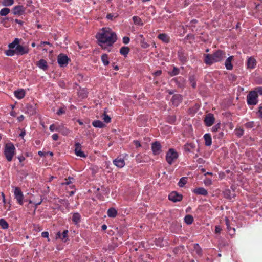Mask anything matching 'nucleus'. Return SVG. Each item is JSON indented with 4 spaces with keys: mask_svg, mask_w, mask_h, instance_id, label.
Instances as JSON below:
<instances>
[{
    "mask_svg": "<svg viewBox=\"0 0 262 262\" xmlns=\"http://www.w3.org/2000/svg\"><path fill=\"white\" fill-rule=\"evenodd\" d=\"M224 135V133L223 132H221L219 133L218 135H216V136H217L219 139H222Z\"/></svg>",
    "mask_w": 262,
    "mask_h": 262,
    "instance_id": "61",
    "label": "nucleus"
},
{
    "mask_svg": "<svg viewBox=\"0 0 262 262\" xmlns=\"http://www.w3.org/2000/svg\"><path fill=\"white\" fill-rule=\"evenodd\" d=\"M0 226L4 229H8L9 227L8 223L4 219H0Z\"/></svg>",
    "mask_w": 262,
    "mask_h": 262,
    "instance_id": "37",
    "label": "nucleus"
},
{
    "mask_svg": "<svg viewBox=\"0 0 262 262\" xmlns=\"http://www.w3.org/2000/svg\"><path fill=\"white\" fill-rule=\"evenodd\" d=\"M140 43L143 48H147L149 47V45L145 41V38L140 40Z\"/></svg>",
    "mask_w": 262,
    "mask_h": 262,
    "instance_id": "49",
    "label": "nucleus"
},
{
    "mask_svg": "<svg viewBox=\"0 0 262 262\" xmlns=\"http://www.w3.org/2000/svg\"><path fill=\"white\" fill-rule=\"evenodd\" d=\"M57 132L61 133L62 135L64 136L67 135L70 133V130L62 125L58 126Z\"/></svg>",
    "mask_w": 262,
    "mask_h": 262,
    "instance_id": "24",
    "label": "nucleus"
},
{
    "mask_svg": "<svg viewBox=\"0 0 262 262\" xmlns=\"http://www.w3.org/2000/svg\"><path fill=\"white\" fill-rule=\"evenodd\" d=\"M10 12V9L8 8H4L0 10L1 16H6Z\"/></svg>",
    "mask_w": 262,
    "mask_h": 262,
    "instance_id": "40",
    "label": "nucleus"
},
{
    "mask_svg": "<svg viewBox=\"0 0 262 262\" xmlns=\"http://www.w3.org/2000/svg\"><path fill=\"white\" fill-rule=\"evenodd\" d=\"M101 117L104 122L108 123L111 122V118L106 114V112L102 114Z\"/></svg>",
    "mask_w": 262,
    "mask_h": 262,
    "instance_id": "41",
    "label": "nucleus"
},
{
    "mask_svg": "<svg viewBox=\"0 0 262 262\" xmlns=\"http://www.w3.org/2000/svg\"><path fill=\"white\" fill-rule=\"evenodd\" d=\"M15 96L19 99H21L24 97L25 92L24 90L21 89L14 92Z\"/></svg>",
    "mask_w": 262,
    "mask_h": 262,
    "instance_id": "23",
    "label": "nucleus"
},
{
    "mask_svg": "<svg viewBox=\"0 0 262 262\" xmlns=\"http://www.w3.org/2000/svg\"><path fill=\"white\" fill-rule=\"evenodd\" d=\"M69 58L63 54H60L58 55L57 61L61 67H64L68 64Z\"/></svg>",
    "mask_w": 262,
    "mask_h": 262,
    "instance_id": "6",
    "label": "nucleus"
},
{
    "mask_svg": "<svg viewBox=\"0 0 262 262\" xmlns=\"http://www.w3.org/2000/svg\"><path fill=\"white\" fill-rule=\"evenodd\" d=\"M75 154L77 156L85 158L86 157V155L81 150V145L78 143H75V149H74Z\"/></svg>",
    "mask_w": 262,
    "mask_h": 262,
    "instance_id": "11",
    "label": "nucleus"
},
{
    "mask_svg": "<svg viewBox=\"0 0 262 262\" xmlns=\"http://www.w3.org/2000/svg\"><path fill=\"white\" fill-rule=\"evenodd\" d=\"M215 121V118L212 114L209 113L206 115L204 118V122L207 126H211L213 125Z\"/></svg>",
    "mask_w": 262,
    "mask_h": 262,
    "instance_id": "10",
    "label": "nucleus"
},
{
    "mask_svg": "<svg viewBox=\"0 0 262 262\" xmlns=\"http://www.w3.org/2000/svg\"><path fill=\"white\" fill-rule=\"evenodd\" d=\"M113 164L117 167L121 168L124 166L125 163L123 159L118 157L113 161Z\"/></svg>",
    "mask_w": 262,
    "mask_h": 262,
    "instance_id": "16",
    "label": "nucleus"
},
{
    "mask_svg": "<svg viewBox=\"0 0 262 262\" xmlns=\"http://www.w3.org/2000/svg\"><path fill=\"white\" fill-rule=\"evenodd\" d=\"M176 117L175 116H171L170 117H169V121L171 123H173L175 121H176Z\"/></svg>",
    "mask_w": 262,
    "mask_h": 262,
    "instance_id": "60",
    "label": "nucleus"
},
{
    "mask_svg": "<svg viewBox=\"0 0 262 262\" xmlns=\"http://www.w3.org/2000/svg\"><path fill=\"white\" fill-rule=\"evenodd\" d=\"M256 91L255 92H256V93H257V94L258 95V94L262 95V87H258L257 88H256Z\"/></svg>",
    "mask_w": 262,
    "mask_h": 262,
    "instance_id": "56",
    "label": "nucleus"
},
{
    "mask_svg": "<svg viewBox=\"0 0 262 262\" xmlns=\"http://www.w3.org/2000/svg\"><path fill=\"white\" fill-rule=\"evenodd\" d=\"M258 113L259 114V117L262 119V105L258 107Z\"/></svg>",
    "mask_w": 262,
    "mask_h": 262,
    "instance_id": "57",
    "label": "nucleus"
},
{
    "mask_svg": "<svg viewBox=\"0 0 262 262\" xmlns=\"http://www.w3.org/2000/svg\"><path fill=\"white\" fill-rule=\"evenodd\" d=\"M196 145L193 143H187L184 146L183 149L186 152H193L195 149Z\"/></svg>",
    "mask_w": 262,
    "mask_h": 262,
    "instance_id": "14",
    "label": "nucleus"
},
{
    "mask_svg": "<svg viewBox=\"0 0 262 262\" xmlns=\"http://www.w3.org/2000/svg\"><path fill=\"white\" fill-rule=\"evenodd\" d=\"M14 194L15 196V198L16 199L17 202L20 205H23L24 195L21 190L19 187H15L14 192Z\"/></svg>",
    "mask_w": 262,
    "mask_h": 262,
    "instance_id": "7",
    "label": "nucleus"
},
{
    "mask_svg": "<svg viewBox=\"0 0 262 262\" xmlns=\"http://www.w3.org/2000/svg\"><path fill=\"white\" fill-rule=\"evenodd\" d=\"M19 43V40L18 38H15L14 40L11 43H10L8 46L9 48L11 49H13L14 48H16V47L18 45Z\"/></svg>",
    "mask_w": 262,
    "mask_h": 262,
    "instance_id": "36",
    "label": "nucleus"
},
{
    "mask_svg": "<svg viewBox=\"0 0 262 262\" xmlns=\"http://www.w3.org/2000/svg\"><path fill=\"white\" fill-rule=\"evenodd\" d=\"M258 97V95L257 93L255 91H251L249 93V94L247 95V103L249 105H255L257 103V98Z\"/></svg>",
    "mask_w": 262,
    "mask_h": 262,
    "instance_id": "5",
    "label": "nucleus"
},
{
    "mask_svg": "<svg viewBox=\"0 0 262 262\" xmlns=\"http://www.w3.org/2000/svg\"><path fill=\"white\" fill-rule=\"evenodd\" d=\"M117 15L115 13H108L106 15V18L108 19L113 20L114 18H115L117 17Z\"/></svg>",
    "mask_w": 262,
    "mask_h": 262,
    "instance_id": "50",
    "label": "nucleus"
},
{
    "mask_svg": "<svg viewBox=\"0 0 262 262\" xmlns=\"http://www.w3.org/2000/svg\"><path fill=\"white\" fill-rule=\"evenodd\" d=\"M245 126L247 128H252L254 127V123L253 121L248 122L245 124Z\"/></svg>",
    "mask_w": 262,
    "mask_h": 262,
    "instance_id": "48",
    "label": "nucleus"
},
{
    "mask_svg": "<svg viewBox=\"0 0 262 262\" xmlns=\"http://www.w3.org/2000/svg\"><path fill=\"white\" fill-rule=\"evenodd\" d=\"M256 63V59L253 57H250L247 59L246 65L248 69H254Z\"/></svg>",
    "mask_w": 262,
    "mask_h": 262,
    "instance_id": "18",
    "label": "nucleus"
},
{
    "mask_svg": "<svg viewBox=\"0 0 262 262\" xmlns=\"http://www.w3.org/2000/svg\"><path fill=\"white\" fill-rule=\"evenodd\" d=\"M25 12V8L21 5L15 6L13 9V13L15 15H21Z\"/></svg>",
    "mask_w": 262,
    "mask_h": 262,
    "instance_id": "17",
    "label": "nucleus"
},
{
    "mask_svg": "<svg viewBox=\"0 0 262 262\" xmlns=\"http://www.w3.org/2000/svg\"><path fill=\"white\" fill-rule=\"evenodd\" d=\"M194 249L196 254L200 256L202 255V250L201 248L200 247L198 244H195L194 245Z\"/></svg>",
    "mask_w": 262,
    "mask_h": 262,
    "instance_id": "39",
    "label": "nucleus"
},
{
    "mask_svg": "<svg viewBox=\"0 0 262 262\" xmlns=\"http://www.w3.org/2000/svg\"><path fill=\"white\" fill-rule=\"evenodd\" d=\"M147 160V157L144 155L143 156L141 154H138L136 156V161L138 163L145 162Z\"/></svg>",
    "mask_w": 262,
    "mask_h": 262,
    "instance_id": "25",
    "label": "nucleus"
},
{
    "mask_svg": "<svg viewBox=\"0 0 262 262\" xmlns=\"http://www.w3.org/2000/svg\"><path fill=\"white\" fill-rule=\"evenodd\" d=\"M193 192L198 195H202L204 196H206L208 194V192L206 189H205L203 187H199L193 190Z\"/></svg>",
    "mask_w": 262,
    "mask_h": 262,
    "instance_id": "19",
    "label": "nucleus"
},
{
    "mask_svg": "<svg viewBox=\"0 0 262 262\" xmlns=\"http://www.w3.org/2000/svg\"><path fill=\"white\" fill-rule=\"evenodd\" d=\"M15 50L16 54L18 55H23L29 52V49L27 47H23L19 44L16 47Z\"/></svg>",
    "mask_w": 262,
    "mask_h": 262,
    "instance_id": "12",
    "label": "nucleus"
},
{
    "mask_svg": "<svg viewBox=\"0 0 262 262\" xmlns=\"http://www.w3.org/2000/svg\"><path fill=\"white\" fill-rule=\"evenodd\" d=\"M182 96L180 94L174 95L171 99V102L173 105L174 106H178L179 104L182 102Z\"/></svg>",
    "mask_w": 262,
    "mask_h": 262,
    "instance_id": "15",
    "label": "nucleus"
},
{
    "mask_svg": "<svg viewBox=\"0 0 262 262\" xmlns=\"http://www.w3.org/2000/svg\"><path fill=\"white\" fill-rule=\"evenodd\" d=\"M189 81H190V82L192 88H195L196 86V80H195V76L193 75L190 76Z\"/></svg>",
    "mask_w": 262,
    "mask_h": 262,
    "instance_id": "43",
    "label": "nucleus"
},
{
    "mask_svg": "<svg viewBox=\"0 0 262 262\" xmlns=\"http://www.w3.org/2000/svg\"><path fill=\"white\" fill-rule=\"evenodd\" d=\"M244 129H242V128H236L235 130V135L238 137H241L242 136H243V134H244Z\"/></svg>",
    "mask_w": 262,
    "mask_h": 262,
    "instance_id": "46",
    "label": "nucleus"
},
{
    "mask_svg": "<svg viewBox=\"0 0 262 262\" xmlns=\"http://www.w3.org/2000/svg\"><path fill=\"white\" fill-rule=\"evenodd\" d=\"M133 20L135 25H138V26H143V23L142 22L141 19L137 16H134L133 17Z\"/></svg>",
    "mask_w": 262,
    "mask_h": 262,
    "instance_id": "32",
    "label": "nucleus"
},
{
    "mask_svg": "<svg viewBox=\"0 0 262 262\" xmlns=\"http://www.w3.org/2000/svg\"><path fill=\"white\" fill-rule=\"evenodd\" d=\"M223 194L224 198L229 200L232 199V198L235 196V194L233 193H231V190L229 189H226L223 191Z\"/></svg>",
    "mask_w": 262,
    "mask_h": 262,
    "instance_id": "21",
    "label": "nucleus"
},
{
    "mask_svg": "<svg viewBox=\"0 0 262 262\" xmlns=\"http://www.w3.org/2000/svg\"><path fill=\"white\" fill-rule=\"evenodd\" d=\"M25 113L29 115H33L36 113V104L34 103H28L24 108Z\"/></svg>",
    "mask_w": 262,
    "mask_h": 262,
    "instance_id": "8",
    "label": "nucleus"
},
{
    "mask_svg": "<svg viewBox=\"0 0 262 262\" xmlns=\"http://www.w3.org/2000/svg\"><path fill=\"white\" fill-rule=\"evenodd\" d=\"M168 198L170 201L177 202L181 201L183 199V196L176 191H173L169 194Z\"/></svg>",
    "mask_w": 262,
    "mask_h": 262,
    "instance_id": "9",
    "label": "nucleus"
},
{
    "mask_svg": "<svg viewBox=\"0 0 262 262\" xmlns=\"http://www.w3.org/2000/svg\"><path fill=\"white\" fill-rule=\"evenodd\" d=\"M226 57V56L225 51L221 50H217L212 54H204V62L207 65L211 66L215 62L223 61Z\"/></svg>",
    "mask_w": 262,
    "mask_h": 262,
    "instance_id": "2",
    "label": "nucleus"
},
{
    "mask_svg": "<svg viewBox=\"0 0 262 262\" xmlns=\"http://www.w3.org/2000/svg\"><path fill=\"white\" fill-rule=\"evenodd\" d=\"M5 53L8 56H12L14 55L15 54H16V50L9 49L6 51Z\"/></svg>",
    "mask_w": 262,
    "mask_h": 262,
    "instance_id": "45",
    "label": "nucleus"
},
{
    "mask_svg": "<svg viewBox=\"0 0 262 262\" xmlns=\"http://www.w3.org/2000/svg\"><path fill=\"white\" fill-rule=\"evenodd\" d=\"M162 73V72L161 70L157 71L155 72L154 74L156 76H160Z\"/></svg>",
    "mask_w": 262,
    "mask_h": 262,
    "instance_id": "64",
    "label": "nucleus"
},
{
    "mask_svg": "<svg viewBox=\"0 0 262 262\" xmlns=\"http://www.w3.org/2000/svg\"><path fill=\"white\" fill-rule=\"evenodd\" d=\"M179 72H180V70L178 68H177L176 67H173V70L171 71H169L168 74L171 76H174L178 75V74L179 73Z\"/></svg>",
    "mask_w": 262,
    "mask_h": 262,
    "instance_id": "38",
    "label": "nucleus"
},
{
    "mask_svg": "<svg viewBox=\"0 0 262 262\" xmlns=\"http://www.w3.org/2000/svg\"><path fill=\"white\" fill-rule=\"evenodd\" d=\"M68 233V231L67 230H64L62 233H60V232H58L57 236L59 238H61L62 240H64V242L66 241V238L67 237V234Z\"/></svg>",
    "mask_w": 262,
    "mask_h": 262,
    "instance_id": "33",
    "label": "nucleus"
},
{
    "mask_svg": "<svg viewBox=\"0 0 262 262\" xmlns=\"http://www.w3.org/2000/svg\"><path fill=\"white\" fill-rule=\"evenodd\" d=\"M80 215L78 213H74L73 214L72 220L75 224H77L80 222Z\"/></svg>",
    "mask_w": 262,
    "mask_h": 262,
    "instance_id": "31",
    "label": "nucleus"
},
{
    "mask_svg": "<svg viewBox=\"0 0 262 262\" xmlns=\"http://www.w3.org/2000/svg\"><path fill=\"white\" fill-rule=\"evenodd\" d=\"M184 221L187 225H190L193 222L194 219L191 215L188 214L185 216Z\"/></svg>",
    "mask_w": 262,
    "mask_h": 262,
    "instance_id": "34",
    "label": "nucleus"
},
{
    "mask_svg": "<svg viewBox=\"0 0 262 262\" xmlns=\"http://www.w3.org/2000/svg\"><path fill=\"white\" fill-rule=\"evenodd\" d=\"M178 158V154L173 149L170 148L169 149L166 155V160L167 163L171 165L173 161Z\"/></svg>",
    "mask_w": 262,
    "mask_h": 262,
    "instance_id": "4",
    "label": "nucleus"
},
{
    "mask_svg": "<svg viewBox=\"0 0 262 262\" xmlns=\"http://www.w3.org/2000/svg\"><path fill=\"white\" fill-rule=\"evenodd\" d=\"M129 52V48L128 47L124 46L120 48V53L124 57H126Z\"/></svg>",
    "mask_w": 262,
    "mask_h": 262,
    "instance_id": "28",
    "label": "nucleus"
},
{
    "mask_svg": "<svg viewBox=\"0 0 262 262\" xmlns=\"http://www.w3.org/2000/svg\"><path fill=\"white\" fill-rule=\"evenodd\" d=\"M197 162L199 164H204L205 161L202 158H200L197 160Z\"/></svg>",
    "mask_w": 262,
    "mask_h": 262,
    "instance_id": "63",
    "label": "nucleus"
},
{
    "mask_svg": "<svg viewBox=\"0 0 262 262\" xmlns=\"http://www.w3.org/2000/svg\"><path fill=\"white\" fill-rule=\"evenodd\" d=\"M37 66L39 68L45 71L48 68L47 62L44 59H40L39 60L37 63Z\"/></svg>",
    "mask_w": 262,
    "mask_h": 262,
    "instance_id": "20",
    "label": "nucleus"
},
{
    "mask_svg": "<svg viewBox=\"0 0 262 262\" xmlns=\"http://www.w3.org/2000/svg\"><path fill=\"white\" fill-rule=\"evenodd\" d=\"M41 236L43 238H47L49 236V233L47 231H44L41 233Z\"/></svg>",
    "mask_w": 262,
    "mask_h": 262,
    "instance_id": "59",
    "label": "nucleus"
},
{
    "mask_svg": "<svg viewBox=\"0 0 262 262\" xmlns=\"http://www.w3.org/2000/svg\"><path fill=\"white\" fill-rule=\"evenodd\" d=\"M66 112L65 108L63 107H60L57 112L58 115H61L64 114Z\"/></svg>",
    "mask_w": 262,
    "mask_h": 262,
    "instance_id": "53",
    "label": "nucleus"
},
{
    "mask_svg": "<svg viewBox=\"0 0 262 262\" xmlns=\"http://www.w3.org/2000/svg\"><path fill=\"white\" fill-rule=\"evenodd\" d=\"M220 128V123H219L212 127V131L213 132H217Z\"/></svg>",
    "mask_w": 262,
    "mask_h": 262,
    "instance_id": "51",
    "label": "nucleus"
},
{
    "mask_svg": "<svg viewBox=\"0 0 262 262\" xmlns=\"http://www.w3.org/2000/svg\"><path fill=\"white\" fill-rule=\"evenodd\" d=\"M58 134H54L53 135H52V139H53V140L54 141H56L58 139Z\"/></svg>",
    "mask_w": 262,
    "mask_h": 262,
    "instance_id": "62",
    "label": "nucleus"
},
{
    "mask_svg": "<svg viewBox=\"0 0 262 262\" xmlns=\"http://www.w3.org/2000/svg\"><path fill=\"white\" fill-rule=\"evenodd\" d=\"M221 231V228L219 226H216L215 227V233H220Z\"/></svg>",
    "mask_w": 262,
    "mask_h": 262,
    "instance_id": "58",
    "label": "nucleus"
},
{
    "mask_svg": "<svg viewBox=\"0 0 262 262\" xmlns=\"http://www.w3.org/2000/svg\"><path fill=\"white\" fill-rule=\"evenodd\" d=\"M14 0H4L3 2V4L5 6H10L13 4Z\"/></svg>",
    "mask_w": 262,
    "mask_h": 262,
    "instance_id": "47",
    "label": "nucleus"
},
{
    "mask_svg": "<svg viewBox=\"0 0 262 262\" xmlns=\"http://www.w3.org/2000/svg\"><path fill=\"white\" fill-rule=\"evenodd\" d=\"M204 139L205 140V145L207 146H209L212 144V139L211 136L209 134H205L204 135Z\"/></svg>",
    "mask_w": 262,
    "mask_h": 262,
    "instance_id": "22",
    "label": "nucleus"
},
{
    "mask_svg": "<svg viewBox=\"0 0 262 262\" xmlns=\"http://www.w3.org/2000/svg\"><path fill=\"white\" fill-rule=\"evenodd\" d=\"M225 65L226 67V68L228 70H231L233 69V65L232 64V63L229 60L226 59L225 61Z\"/></svg>",
    "mask_w": 262,
    "mask_h": 262,
    "instance_id": "44",
    "label": "nucleus"
},
{
    "mask_svg": "<svg viewBox=\"0 0 262 262\" xmlns=\"http://www.w3.org/2000/svg\"><path fill=\"white\" fill-rule=\"evenodd\" d=\"M187 179V178L186 177H183L180 179L178 183L180 187H183L186 184Z\"/></svg>",
    "mask_w": 262,
    "mask_h": 262,
    "instance_id": "42",
    "label": "nucleus"
},
{
    "mask_svg": "<svg viewBox=\"0 0 262 262\" xmlns=\"http://www.w3.org/2000/svg\"><path fill=\"white\" fill-rule=\"evenodd\" d=\"M158 38L165 43H167L169 41V38L168 36L165 33L159 34Z\"/></svg>",
    "mask_w": 262,
    "mask_h": 262,
    "instance_id": "30",
    "label": "nucleus"
},
{
    "mask_svg": "<svg viewBox=\"0 0 262 262\" xmlns=\"http://www.w3.org/2000/svg\"><path fill=\"white\" fill-rule=\"evenodd\" d=\"M117 214V210L114 208H111L107 210V215L110 217H115Z\"/></svg>",
    "mask_w": 262,
    "mask_h": 262,
    "instance_id": "29",
    "label": "nucleus"
},
{
    "mask_svg": "<svg viewBox=\"0 0 262 262\" xmlns=\"http://www.w3.org/2000/svg\"><path fill=\"white\" fill-rule=\"evenodd\" d=\"M92 125L95 127L97 128H104L105 126V125L100 120H95L92 122Z\"/></svg>",
    "mask_w": 262,
    "mask_h": 262,
    "instance_id": "26",
    "label": "nucleus"
},
{
    "mask_svg": "<svg viewBox=\"0 0 262 262\" xmlns=\"http://www.w3.org/2000/svg\"><path fill=\"white\" fill-rule=\"evenodd\" d=\"M96 37L98 41L102 43H100L99 45L103 48H105V47H104L102 44L106 43L108 46H112L117 40L116 33L112 32L109 28H102L101 31L97 33Z\"/></svg>",
    "mask_w": 262,
    "mask_h": 262,
    "instance_id": "1",
    "label": "nucleus"
},
{
    "mask_svg": "<svg viewBox=\"0 0 262 262\" xmlns=\"http://www.w3.org/2000/svg\"><path fill=\"white\" fill-rule=\"evenodd\" d=\"M184 246H180V247H178L177 248H176L174 250H173V252L177 254L179 250H183L184 249Z\"/></svg>",
    "mask_w": 262,
    "mask_h": 262,
    "instance_id": "54",
    "label": "nucleus"
},
{
    "mask_svg": "<svg viewBox=\"0 0 262 262\" xmlns=\"http://www.w3.org/2000/svg\"><path fill=\"white\" fill-rule=\"evenodd\" d=\"M130 39L128 37L125 36L123 38V42L124 44H127L129 43Z\"/></svg>",
    "mask_w": 262,
    "mask_h": 262,
    "instance_id": "55",
    "label": "nucleus"
},
{
    "mask_svg": "<svg viewBox=\"0 0 262 262\" xmlns=\"http://www.w3.org/2000/svg\"><path fill=\"white\" fill-rule=\"evenodd\" d=\"M15 152V148L13 143H8L5 145L4 154L8 161L10 162L12 161Z\"/></svg>",
    "mask_w": 262,
    "mask_h": 262,
    "instance_id": "3",
    "label": "nucleus"
},
{
    "mask_svg": "<svg viewBox=\"0 0 262 262\" xmlns=\"http://www.w3.org/2000/svg\"><path fill=\"white\" fill-rule=\"evenodd\" d=\"M151 149L154 155H159L161 151L160 143L158 141L152 143L151 144Z\"/></svg>",
    "mask_w": 262,
    "mask_h": 262,
    "instance_id": "13",
    "label": "nucleus"
},
{
    "mask_svg": "<svg viewBox=\"0 0 262 262\" xmlns=\"http://www.w3.org/2000/svg\"><path fill=\"white\" fill-rule=\"evenodd\" d=\"M101 60L104 66H107L109 64L108 55L106 54H103L101 56Z\"/></svg>",
    "mask_w": 262,
    "mask_h": 262,
    "instance_id": "35",
    "label": "nucleus"
},
{
    "mask_svg": "<svg viewBox=\"0 0 262 262\" xmlns=\"http://www.w3.org/2000/svg\"><path fill=\"white\" fill-rule=\"evenodd\" d=\"M178 56L179 59L182 62L184 63L187 61V57L182 51H180L178 52Z\"/></svg>",
    "mask_w": 262,
    "mask_h": 262,
    "instance_id": "27",
    "label": "nucleus"
},
{
    "mask_svg": "<svg viewBox=\"0 0 262 262\" xmlns=\"http://www.w3.org/2000/svg\"><path fill=\"white\" fill-rule=\"evenodd\" d=\"M49 129L52 132H54V131L57 132L58 126H56V125L55 124H52L50 126Z\"/></svg>",
    "mask_w": 262,
    "mask_h": 262,
    "instance_id": "52",
    "label": "nucleus"
}]
</instances>
